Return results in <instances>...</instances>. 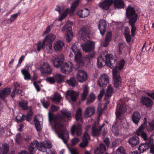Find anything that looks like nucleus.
Segmentation results:
<instances>
[{"mask_svg":"<svg viewBox=\"0 0 154 154\" xmlns=\"http://www.w3.org/2000/svg\"><path fill=\"white\" fill-rule=\"evenodd\" d=\"M46 42H48V35H47L43 39L42 45H41L42 44L41 42H38L37 50L38 51H40L41 48H44Z\"/></svg>","mask_w":154,"mask_h":154,"instance_id":"3","label":"nucleus"},{"mask_svg":"<svg viewBox=\"0 0 154 154\" xmlns=\"http://www.w3.org/2000/svg\"><path fill=\"white\" fill-rule=\"evenodd\" d=\"M33 85L36 88L37 91H39L40 90V88L39 85L38 84L37 82H34Z\"/></svg>","mask_w":154,"mask_h":154,"instance_id":"12","label":"nucleus"},{"mask_svg":"<svg viewBox=\"0 0 154 154\" xmlns=\"http://www.w3.org/2000/svg\"><path fill=\"white\" fill-rule=\"evenodd\" d=\"M32 112H30L29 113H28V114H27L26 115L27 116H30L31 117H32Z\"/></svg>","mask_w":154,"mask_h":154,"instance_id":"21","label":"nucleus"},{"mask_svg":"<svg viewBox=\"0 0 154 154\" xmlns=\"http://www.w3.org/2000/svg\"><path fill=\"white\" fill-rule=\"evenodd\" d=\"M27 102L26 101L22 100L19 103L18 105L21 108L24 110H26L28 108Z\"/></svg>","mask_w":154,"mask_h":154,"instance_id":"7","label":"nucleus"},{"mask_svg":"<svg viewBox=\"0 0 154 154\" xmlns=\"http://www.w3.org/2000/svg\"><path fill=\"white\" fill-rule=\"evenodd\" d=\"M11 92L10 88H5L0 93V99L5 100L9 95Z\"/></svg>","mask_w":154,"mask_h":154,"instance_id":"2","label":"nucleus"},{"mask_svg":"<svg viewBox=\"0 0 154 154\" xmlns=\"http://www.w3.org/2000/svg\"><path fill=\"white\" fill-rule=\"evenodd\" d=\"M24 126V125H20V128H19V131H21V128H23Z\"/></svg>","mask_w":154,"mask_h":154,"instance_id":"23","label":"nucleus"},{"mask_svg":"<svg viewBox=\"0 0 154 154\" xmlns=\"http://www.w3.org/2000/svg\"><path fill=\"white\" fill-rule=\"evenodd\" d=\"M46 80L48 82V77H47L46 79Z\"/></svg>","mask_w":154,"mask_h":154,"instance_id":"26","label":"nucleus"},{"mask_svg":"<svg viewBox=\"0 0 154 154\" xmlns=\"http://www.w3.org/2000/svg\"><path fill=\"white\" fill-rule=\"evenodd\" d=\"M25 120L26 119L27 121L29 122L32 119V117L30 116H27V115H25V117H24Z\"/></svg>","mask_w":154,"mask_h":154,"instance_id":"14","label":"nucleus"},{"mask_svg":"<svg viewBox=\"0 0 154 154\" xmlns=\"http://www.w3.org/2000/svg\"><path fill=\"white\" fill-rule=\"evenodd\" d=\"M37 79L36 75L35 74H34L33 76V79L35 80H36Z\"/></svg>","mask_w":154,"mask_h":154,"instance_id":"20","label":"nucleus"},{"mask_svg":"<svg viewBox=\"0 0 154 154\" xmlns=\"http://www.w3.org/2000/svg\"><path fill=\"white\" fill-rule=\"evenodd\" d=\"M24 58V56L23 55H22L21 57L20 58L19 62H18V64H20L21 63L23 60V59Z\"/></svg>","mask_w":154,"mask_h":154,"instance_id":"16","label":"nucleus"},{"mask_svg":"<svg viewBox=\"0 0 154 154\" xmlns=\"http://www.w3.org/2000/svg\"><path fill=\"white\" fill-rule=\"evenodd\" d=\"M34 122L36 130L38 131H40L42 129V128L40 124V122L35 118L34 119Z\"/></svg>","mask_w":154,"mask_h":154,"instance_id":"6","label":"nucleus"},{"mask_svg":"<svg viewBox=\"0 0 154 154\" xmlns=\"http://www.w3.org/2000/svg\"><path fill=\"white\" fill-rule=\"evenodd\" d=\"M18 154H29V153L26 150H24L22 151Z\"/></svg>","mask_w":154,"mask_h":154,"instance_id":"17","label":"nucleus"},{"mask_svg":"<svg viewBox=\"0 0 154 154\" xmlns=\"http://www.w3.org/2000/svg\"><path fill=\"white\" fill-rule=\"evenodd\" d=\"M48 64H45V63H44V64L42 65L40 68V70L41 72L43 74V75H47L48 74Z\"/></svg>","mask_w":154,"mask_h":154,"instance_id":"4","label":"nucleus"},{"mask_svg":"<svg viewBox=\"0 0 154 154\" xmlns=\"http://www.w3.org/2000/svg\"><path fill=\"white\" fill-rule=\"evenodd\" d=\"M14 60V59H12L9 62V64H11V63H12L13 62Z\"/></svg>","mask_w":154,"mask_h":154,"instance_id":"24","label":"nucleus"},{"mask_svg":"<svg viewBox=\"0 0 154 154\" xmlns=\"http://www.w3.org/2000/svg\"><path fill=\"white\" fill-rule=\"evenodd\" d=\"M15 140L17 143L19 144L21 143L22 139L20 133H19L16 134L15 137Z\"/></svg>","mask_w":154,"mask_h":154,"instance_id":"9","label":"nucleus"},{"mask_svg":"<svg viewBox=\"0 0 154 154\" xmlns=\"http://www.w3.org/2000/svg\"><path fill=\"white\" fill-rule=\"evenodd\" d=\"M1 150H2V148H1V147L0 146V154H1Z\"/></svg>","mask_w":154,"mask_h":154,"instance_id":"25","label":"nucleus"},{"mask_svg":"<svg viewBox=\"0 0 154 154\" xmlns=\"http://www.w3.org/2000/svg\"><path fill=\"white\" fill-rule=\"evenodd\" d=\"M2 84L1 83H0V87L1 86Z\"/></svg>","mask_w":154,"mask_h":154,"instance_id":"28","label":"nucleus"},{"mask_svg":"<svg viewBox=\"0 0 154 154\" xmlns=\"http://www.w3.org/2000/svg\"><path fill=\"white\" fill-rule=\"evenodd\" d=\"M38 84V83H40V81H37V82Z\"/></svg>","mask_w":154,"mask_h":154,"instance_id":"27","label":"nucleus"},{"mask_svg":"<svg viewBox=\"0 0 154 154\" xmlns=\"http://www.w3.org/2000/svg\"><path fill=\"white\" fill-rule=\"evenodd\" d=\"M21 72L24 76V78L25 80H28L30 79V75L28 71L26 69H22Z\"/></svg>","mask_w":154,"mask_h":154,"instance_id":"5","label":"nucleus"},{"mask_svg":"<svg viewBox=\"0 0 154 154\" xmlns=\"http://www.w3.org/2000/svg\"><path fill=\"white\" fill-rule=\"evenodd\" d=\"M16 88H15L13 90V91H12L11 94V97L13 99H14L15 97V91H16Z\"/></svg>","mask_w":154,"mask_h":154,"instance_id":"15","label":"nucleus"},{"mask_svg":"<svg viewBox=\"0 0 154 154\" xmlns=\"http://www.w3.org/2000/svg\"><path fill=\"white\" fill-rule=\"evenodd\" d=\"M25 116V115H22L21 116H17L16 118V119L18 123H21L23 122L24 120V117Z\"/></svg>","mask_w":154,"mask_h":154,"instance_id":"8","label":"nucleus"},{"mask_svg":"<svg viewBox=\"0 0 154 154\" xmlns=\"http://www.w3.org/2000/svg\"><path fill=\"white\" fill-rule=\"evenodd\" d=\"M9 151V148L7 146H5L3 148V154H7Z\"/></svg>","mask_w":154,"mask_h":154,"instance_id":"11","label":"nucleus"},{"mask_svg":"<svg viewBox=\"0 0 154 154\" xmlns=\"http://www.w3.org/2000/svg\"><path fill=\"white\" fill-rule=\"evenodd\" d=\"M48 33V26L47 27L46 30L43 33L42 35V36H44L45 34H47Z\"/></svg>","mask_w":154,"mask_h":154,"instance_id":"19","label":"nucleus"},{"mask_svg":"<svg viewBox=\"0 0 154 154\" xmlns=\"http://www.w3.org/2000/svg\"><path fill=\"white\" fill-rule=\"evenodd\" d=\"M19 14V12H18L11 16V18L9 19V21L11 22L10 23H11L14 21V20L16 19Z\"/></svg>","mask_w":154,"mask_h":154,"instance_id":"10","label":"nucleus"},{"mask_svg":"<svg viewBox=\"0 0 154 154\" xmlns=\"http://www.w3.org/2000/svg\"><path fill=\"white\" fill-rule=\"evenodd\" d=\"M41 103L43 106L46 108H48V103L47 101H41Z\"/></svg>","mask_w":154,"mask_h":154,"instance_id":"13","label":"nucleus"},{"mask_svg":"<svg viewBox=\"0 0 154 154\" xmlns=\"http://www.w3.org/2000/svg\"><path fill=\"white\" fill-rule=\"evenodd\" d=\"M36 148L40 151L45 152L48 148V141L42 143H38L36 140H34L32 142L29 146L28 150L30 154H35Z\"/></svg>","mask_w":154,"mask_h":154,"instance_id":"1","label":"nucleus"},{"mask_svg":"<svg viewBox=\"0 0 154 154\" xmlns=\"http://www.w3.org/2000/svg\"><path fill=\"white\" fill-rule=\"evenodd\" d=\"M22 92V91L21 90H19L18 89L17 90V93L18 94H20Z\"/></svg>","mask_w":154,"mask_h":154,"instance_id":"22","label":"nucleus"},{"mask_svg":"<svg viewBox=\"0 0 154 154\" xmlns=\"http://www.w3.org/2000/svg\"><path fill=\"white\" fill-rule=\"evenodd\" d=\"M31 137L28 136L26 137V138H24V139L25 141H28L31 140Z\"/></svg>","mask_w":154,"mask_h":154,"instance_id":"18","label":"nucleus"},{"mask_svg":"<svg viewBox=\"0 0 154 154\" xmlns=\"http://www.w3.org/2000/svg\"><path fill=\"white\" fill-rule=\"evenodd\" d=\"M38 104V105H39V103H38V104Z\"/></svg>","mask_w":154,"mask_h":154,"instance_id":"29","label":"nucleus"}]
</instances>
